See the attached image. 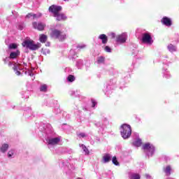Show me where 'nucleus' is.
<instances>
[{
  "mask_svg": "<svg viewBox=\"0 0 179 179\" xmlns=\"http://www.w3.org/2000/svg\"><path fill=\"white\" fill-rule=\"evenodd\" d=\"M8 48L10 50H16V48H17V45L15 43H11L8 45Z\"/></svg>",
  "mask_w": 179,
  "mask_h": 179,
  "instance_id": "nucleus-25",
  "label": "nucleus"
},
{
  "mask_svg": "<svg viewBox=\"0 0 179 179\" xmlns=\"http://www.w3.org/2000/svg\"><path fill=\"white\" fill-rule=\"evenodd\" d=\"M134 146L139 148V146H141V145H142V140H141L140 138H138L137 140H136L134 142Z\"/></svg>",
  "mask_w": 179,
  "mask_h": 179,
  "instance_id": "nucleus-22",
  "label": "nucleus"
},
{
  "mask_svg": "<svg viewBox=\"0 0 179 179\" xmlns=\"http://www.w3.org/2000/svg\"><path fill=\"white\" fill-rule=\"evenodd\" d=\"M99 40H101L102 44H107V41H108V38L106 34H101L99 36Z\"/></svg>",
  "mask_w": 179,
  "mask_h": 179,
  "instance_id": "nucleus-15",
  "label": "nucleus"
},
{
  "mask_svg": "<svg viewBox=\"0 0 179 179\" xmlns=\"http://www.w3.org/2000/svg\"><path fill=\"white\" fill-rule=\"evenodd\" d=\"M77 48H79L80 50H83V48H86V45L85 44H80L77 46Z\"/></svg>",
  "mask_w": 179,
  "mask_h": 179,
  "instance_id": "nucleus-30",
  "label": "nucleus"
},
{
  "mask_svg": "<svg viewBox=\"0 0 179 179\" xmlns=\"http://www.w3.org/2000/svg\"><path fill=\"white\" fill-rule=\"evenodd\" d=\"M8 149H9V144L3 143L0 148V152L1 153H6V152H8Z\"/></svg>",
  "mask_w": 179,
  "mask_h": 179,
  "instance_id": "nucleus-14",
  "label": "nucleus"
},
{
  "mask_svg": "<svg viewBox=\"0 0 179 179\" xmlns=\"http://www.w3.org/2000/svg\"><path fill=\"white\" fill-rule=\"evenodd\" d=\"M142 41L148 45H152V44H153V39L149 33H145L143 34Z\"/></svg>",
  "mask_w": 179,
  "mask_h": 179,
  "instance_id": "nucleus-6",
  "label": "nucleus"
},
{
  "mask_svg": "<svg viewBox=\"0 0 179 179\" xmlns=\"http://www.w3.org/2000/svg\"><path fill=\"white\" fill-rule=\"evenodd\" d=\"M113 157L110 154H105L103 157V163H108Z\"/></svg>",
  "mask_w": 179,
  "mask_h": 179,
  "instance_id": "nucleus-16",
  "label": "nucleus"
},
{
  "mask_svg": "<svg viewBox=\"0 0 179 179\" xmlns=\"http://www.w3.org/2000/svg\"><path fill=\"white\" fill-rule=\"evenodd\" d=\"M70 59H75L76 58V55H73V56H69Z\"/></svg>",
  "mask_w": 179,
  "mask_h": 179,
  "instance_id": "nucleus-39",
  "label": "nucleus"
},
{
  "mask_svg": "<svg viewBox=\"0 0 179 179\" xmlns=\"http://www.w3.org/2000/svg\"><path fill=\"white\" fill-rule=\"evenodd\" d=\"M75 93H76V92L71 91L70 94H71V96H73L75 94Z\"/></svg>",
  "mask_w": 179,
  "mask_h": 179,
  "instance_id": "nucleus-40",
  "label": "nucleus"
},
{
  "mask_svg": "<svg viewBox=\"0 0 179 179\" xmlns=\"http://www.w3.org/2000/svg\"><path fill=\"white\" fill-rule=\"evenodd\" d=\"M129 179H141V176L138 173H130Z\"/></svg>",
  "mask_w": 179,
  "mask_h": 179,
  "instance_id": "nucleus-21",
  "label": "nucleus"
},
{
  "mask_svg": "<svg viewBox=\"0 0 179 179\" xmlns=\"http://www.w3.org/2000/svg\"><path fill=\"white\" fill-rule=\"evenodd\" d=\"M92 107L94 108L96 107V104H97V102H96V100L92 99Z\"/></svg>",
  "mask_w": 179,
  "mask_h": 179,
  "instance_id": "nucleus-33",
  "label": "nucleus"
},
{
  "mask_svg": "<svg viewBox=\"0 0 179 179\" xmlns=\"http://www.w3.org/2000/svg\"><path fill=\"white\" fill-rule=\"evenodd\" d=\"M80 148H82L83 152H85V155H89L90 152L87 148L83 144L80 145Z\"/></svg>",
  "mask_w": 179,
  "mask_h": 179,
  "instance_id": "nucleus-23",
  "label": "nucleus"
},
{
  "mask_svg": "<svg viewBox=\"0 0 179 179\" xmlns=\"http://www.w3.org/2000/svg\"><path fill=\"white\" fill-rule=\"evenodd\" d=\"M18 29H19V30H23V26L19 25Z\"/></svg>",
  "mask_w": 179,
  "mask_h": 179,
  "instance_id": "nucleus-41",
  "label": "nucleus"
},
{
  "mask_svg": "<svg viewBox=\"0 0 179 179\" xmlns=\"http://www.w3.org/2000/svg\"><path fill=\"white\" fill-rule=\"evenodd\" d=\"M28 73V75H29V76H33L34 74L31 72V71H29L28 72H25V73Z\"/></svg>",
  "mask_w": 179,
  "mask_h": 179,
  "instance_id": "nucleus-35",
  "label": "nucleus"
},
{
  "mask_svg": "<svg viewBox=\"0 0 179 179\" xmlns=\"http://www.w3.org/2000/svg\"><path fill=\"white\" fill-rule=\"evenodd\" d=\"M19 55H20V52L19 50L11 52L10 53L9 59H16V58H17V57H19Z\"/></svg>",
  "mask_w": 179,
  "mask_h": 179,
  "instance_id": "nucleus-13",
  "label": "nucleus"
},
{
  "mask_svg": "<svg viewBox=\"0 0 179 179\" xmlns=\"http://www.w3.org/2000/svg\"><path fill=\"white\" fill-rule=\"evenodd\" d=\"M104 50L106 52H111V48L108 46H106Z\"/></svg>",
  "mask_w": 179,
  "mask_h": 179,
  "instance_id": "nucleus-32",
  "label": "nucleus"
},
{
  "mask_svg": "<svg viewBox=\"0 0 179 179\" xmlns=\"http://www.w3.org/2000/svg\"><path fill=\"white\" fill-rule=\"evenodd\" d=\"M98 64H103L104 62V57H100L98 58Z\"/></svg>",
  "mask_w": 179,
  "mask_h": 179,
  "instance_id": "nucleus-29",
  "label": "nucleus"
},
{
  "mask_svg": "<svg viewBox=\"0 0 179 179\" xmlns=\"http://www.w3.org/2000/svg\"><path fill=\"white\" fill-rule=\"evenodd\" d=\"M9 59H10L9 57H6L5 59H3L4 63L6 64L8 61H9Z\"/></svg>",
  "mask_w": 179,
  "mask_h": 179,
  "instance_id": "nucleus-38",
  "label": "nucleus"
},
{
  "mask_svg": "<svg viewBox=\"0 0 179 179\" xmlns=\"http://www.w3.org/2000/svg\"><path fill=\"white\" fill-rule=\"evenodd\" d=\"M34 29H36V30H39L40 31L44 30L45 28V24L43 22H34L32 23Z\"/></svg>",
  "mask_w": 179,
  "mask_h": 179,
  "instance_id": "nucleus-10",
  "label": "nucleus"
},
{
  "mask_svg": "<svg viewBox=\"0 0 179 179\" xmlns=\"http://www.w3.org/2000/svg\"><path fill=\"white\" fill-rule=\"evenodd\" d=\"M12 65H13V70H14V72L15 73V75H17V76H20V71H21L22 69L20 67V64H16V63H13V62H9L8 63V66H12Z\"/></svg>",
  "mask_w": 179,
  "mask_h": 179,
  "instance_id": "nucleus-8",
  "label": "nucleus"
},
{
  "mask_svg": "<svg viewBox=\"0 0 179 179\" xmlns=\"http://www.w3.org/2000/svg\"><path fill=\"white\" fill-rule=\"evenodd\" d=\"M42 52L44 55H47V54H50V50H48V49H42Z\"/></svg>",
  "mask_w": 179,
  "mask_h": 179,
  "instance_id": "nucleus-28",
  "label": "nucleus"
},
{
  "mask_svg": "<svg viewBox=\"0 0 179 179\" xmlns=\"http://www.w3.org/2000/svg\"><path fill=\"white\" fill-rule=\"evenodd\" d=\"M41 16H43V15L41 13H38L36 14L29 13L27 15L26 17L27 19H30V17H32V19H38L41 17Z\"/></svg>",
  "mask_w": 179,
  "mask_h": 179,
  "instance_id": "nucleus-12",
  "label": "nucleus"
},
{
  "mask_svg": "<svg viewBox=\"0 0 179 179\" xmlns=\"http://www.w3.org/2000/svg\"><path fill=\"white\" fill-rule=\"evenodd\" d=\"M132 134V129L131 125L124 124L120 127V134L123 139H128Z\"/></svg>",
  "mask_w": 179,
  "mask_h": 179,
  "instance_id": "nucleus-2",
  "label": "nucleus"
},
{
  "mask_svg": "<svg viewBox=\"0 0 179 179\" xmlns=\"http://www.w3.org/2000/svg\"><path fill=\"white\" fill-rule=\"evenodd\" d=\"M78 138H86V134L85 133H80L78 134Z\"/></svg>",
  "mask_w": 179,
  "mask_h": 179,
  "instance_id": "nucleus-31",
  "label": "nucleus"
},
{
  "mask_svg": "<svg viewBox=\"0 0 179 179\" xmlns=\"http://www.w3.org/2000/svg\"><path fill=\"white\" fill-rule=\"evenodd\" d=\"M62 10V7L59 6L52 5L49 8V12L52 13L54 17H56V20L61 22V20H66V15L64 13H59Z\"/></svg>",
  "mask_w": 179,
  "mask_h": 179,
  "instance_id": "nucleus-1",
  "label": "nucleus"
},
{
  "mask_svg": "<svg viewBox=\"0 0 179 179\" xmlns=\"http://www.w3.org/2000/svg\"><path fill=\"white\" fill-rule=\"evenodd\" d=\"M112 163L115 164V166H120V163L118 162V160H117L116 157H113L112 159Z\"/></svg>",
  "mask_w": 179,
  "mask_h": 179,
  "instance_id": "nucleus-24",
  "label": "nucleus"
},
{
  "mask_svg": "<svg viewBox=\"0 0 179 179\" xmlns=\"http://www.w3.org/2000/svg\"><path fill=\"white\" fill-rule=\"evenodd\" d=\"M145 177L147 179H152V176H150V175H149V174H148V173H146V174L145 175Z\"/></svg>",
  "mask_w": 179,
  "mask_h": 179,
  "instance_id": "nucleus-36",
  "label": "nucleus"
},
{
  "mask_svg": "<svg viewBox=\"0 0 179 179\" xmlns=\"http://www.w3.org/2000/svg\"><path fill=\"white\" fill-rule=\"evenodd\" d=\"M164 171L166 176H170L171 174V166H167L165 169H164Z\"/></svg>",
  "mask_w": 179,
  "mask_h": 179,
  "instance_id": "nucleus-20",
  "label": "nucleus"
},
{
  "mask_svg": "<svg viewBox=\"0 0 179 179\" xmlns=\"http://www.w3.org/2000/svg\"><path fill=\"white\" fill-rule=\"evenodd\" d=\"M162 23L164 24V26H167V27H170L172 24L171 19L167 17H164L162 20Z\"/></svg>",
  "mask_w": 179,
  "mask_h": 179,
  "instance_id": "nucleus-11",
  "label": "nucleus"
},
{
  "mask_svg": "<svg viewBox=\"0 0 179 179\" xmlns=\"http://www.w3.org/2000/svg\"><path fill=\"white\" fill-rule=\"evenodd\" d=\"M167 48L170 52H176L177 51V47L173 44L168 45Z\"/></svg>",
  "mask_w": 179,
  "mask_h": 179,
  "instance_id": "nucleus-17",
  "label": "nucleus"
},
{
  "mask_svg": "<svg viewBox=\"0 0 179 179\" xmlns=\"http://www.w3.org/2000/svg\"><path fill=\"white\" fill-rule=\"evenodd\" d=\"M110 37L111 38H115V34L113 32L110 33Z\"/></svg>",
  "mask_w": 179,
  "mask_h": 179,
  "instance_id": "nucleus-37",
  "label": "nucleus"
},
{
  "mask_svg": "<svg viewBox=\"0 0 179 179\" xmlns=\"http://www.w3.org/2000/svg\"><path fill=\"white\" fill-rule=\"evenodd\" d=\"M61 141V137H56V138H49L46 140L48 144L54 146V145H58L59 141Z\"/></svg>",
  "mask_w": 179,
  "mask_h": 179,
  "instance_id": "nucleus-9",
  "label": "nucleus"
},
{
  "mask_svg": "<svg viewBox=\"0 0 179 179\" xmlns=\"http://www.w3.org/2000/svg\"><path fill=\"white\" fill-rule=\"evenodd\" d=\"M143 149L148 152V156H153V153H155V146L152 145L150 143H147L143 145Z\"/></svg>",
  "mask_w": 179,
  "mask_h": 179,
  "instance_id": "nucleus-5",
  "label": "nucleus"
},
{
  "mask_svg": "<svg viewBox=\"0 0 179 179\" xmlns=\"http://www.w3.org/2000/svg\"><path fill=\"white\" fill-rule=\"evenodd\" d=\"M50 37L58 38L60 41H64L66 38V34H62V32L58 29H53L50 33Z\"/></svg>",
  "mask_w": 179,
  "mask_h": 179,
  "instance_id": "nucleus-4",
  "label": "nucleus"
},
{
  "mask_svg": "<svg viewBox=\"0 0 179 179\" xmlns=\"http://www.w3.org/2000/svg\"><path fill=\"white\" fill-rule=\"evenodd\" d=\"M68 82H73L75 80V76L69 75L67 78Z\"/></svg>",
  "mask_w": 179,
  "mask_h": 179,
  "instance_id": "nucleus-26",
  "label": "nucleus"
},
{
  "mask_svg": "<svg viewBox=\"0 0 179 179\" xmlns=\"http://www.w3.org/2000/svg\"><path fill=\"white\" fill-rule=\"evenodd\" d=\"M82 64H83L82 61L77 62V65H82Z\"/></svg>",
  "mask_w": 179,
  "mask_h": 179,
  "instance_id": "nucleus-42",
  "label": "nucleus"
},
{
  "mask_svg": "<svg viewBox=\"0 0 179 179\" xmlns=\"http://www.w3.org/2000/svg\"><path fill=\"white\" fill-rule=\"evenodd\" d=\"M72 54H73V50L70 51V55H72Z\"/></svg>",
  "mask_w": 179,
  "mask_h": 179,
  "instance_id": "nucleus-44",
  "label": "nucleus"
},
{
  "mask_svg": "<svg viewBox=\"0 0 179 179\" xmlns=\"http://www.w3.org/2000/svg\"><path fill=\"white\" fill-rule=\"evenodd\" d=\"M22 46L26 47V48H29L31 50V51H36V50H38L40 47H41V44L40 43H34V41L31 39H26L22 42Z\"/></svg>",
  "mask_w": 179,
  "mask_h": 179,
  "instance_id": "nucleus-3",
  "label": "nucleus"
},
{
  "mask_svg": "<svg viewBox=\"0 0 179 179\" xmlns=\"http://www.w3.org/2000/svg\"><path fill=\"white\" fill-rule=\"evenodd\" d=\"M13 157H15V150H10L8 152V158L13 159Z\"/></svg>",
  "mask_w": 179,
  "mask_h": 179,
  "instance_id": "nucleus-19",
  "label": "nucleus"
},
{
  "mask_svg": "<svg viewBox=\"0 0 179 179\" xmlns=\"http://www.w3.org/2000/svg\"><path fill=\"white\" fill-rule=\"evenodd\" d=\"M46 47H50V42H47V43L45 44Z\"/></svg>",
  "mask_w": 179,
  "mask_h": 179,
  "instance_id": "nucleus-43",
  "label": "nucleus"
},
{
  "mask_svg": "<svg viewBox=\"0 0 179 179\" xmlns=\"http://www.w3.org/2000/svg\"><path fill=\"white\" fill-rule=\"evenodd\" d=\"M96 127H98V128H100L103 124L100 122H97L95 123Z\"/></svg>",
  "mask_w": 179,
  "mask_h": 179,
  "instance_id": "nucleus-34",
  "label": "nucleus"
},
{
  "mask_svg": "<svg viewBox=\"0 0 179 179\" xmlns=\"http://www.w3.org/2000/svg\"><path fill=\"white\" fill-rule=\"evenodd\" d=\"M47 36L45 34H43L39 36V41L41 43H45L47 41Z\"/></svg>",
  "mask_w": 179,
  "mask_h": 179,
  "instance_id": "nucleus-18",
  "label": "nucleus"
},
{
  "mask_svg": "<svg viewBox=\"0 0 179 179\" xmlns=\"http://www.w3.org/2000/svg\"><path fill=\"white\" fill-rule=\"evenodd\" d=\"M127 38L128 35L127 33H122L116 37V43H117V44H124V43L127 41Z\"/></svg>",
  "mask_w": 179,
  "mask_h": 179,
  "instance_id": "nucleus-7",
  "label": "nucleus"
},
{
  "mask_svg": "<svg viewBox=\"0 0 179 179\" xmlns=\"http://www.w3.org/2000/svg\"><path fill=\"white\" fill-rule=\"evenodd\" d=\"M41 92H47V85H42L40 88Z\"/></svg>",
  "mask_w": 179,
  "mask_h": 179,
  "instance_id": "nucleus-27",
  "label": "nucleus"
},
{
  "mask_svg": "<svg viewBox=\"0 0 179 179\" xmlns=\"http://www.w3.org/2000/svg\"><path fill=\"white\" fill-rule=\"evenodd\" d=\"M64 1H69V0H64Z\"/></svg>",
  "mask_w": 179,
  "mask_h": 179,
  "instance_id": "nucleus-45",
  "label": "nucleus"
}]
</instances>
